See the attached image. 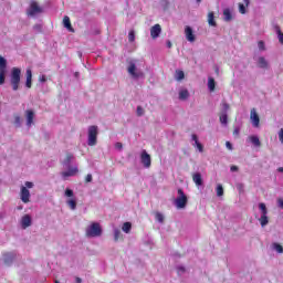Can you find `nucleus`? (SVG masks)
<instances>
[{"instance_id": "23", "label": "nucleus", "mask_w": 283, "mask_h": 283, "mask_svg": "<svg viewBox=\"0 0 283 283\" xmlns=\"http://www.w3.org/2000/svg\"><path fill=\"white\" fill-rule=\"evenodd\" d=\"M8 67V61H6V57L0 55V72H6Z\"/></svg>"}, {"instance_id": "22", "label": "nucleus", "mask_w": 283, "mask_h": 283, "mask_svg": "<svg viewBox=\"0 0 283 283\" xmlns=\"http://www.w3.org/2000/svg\"><path fill=\"white\" fill-rule=\"evenodd\" d=\"M233 20V15L231 14V10L230 9H224L223 10V21H232Z\"/></svg>"}, {"instance_id": "57", "label": "nucleus", "mask_w": 283, "mask_h": 283, "mask_svg": "<svg viewBox=\"0 0 283 283\" xmlns=\"http://www.w3.org/2000/svg\"><path fill=\"white\" fill-rule=\"evenodd\" d=\"M238 169H239L238 166H231L230 167V171H238Z\"/></svg>"}, {"instance_id": "7", "label": "nucleus", "mask_w": 283, "mask_h": 283, "mask_svg": "<svg viewBox=\"0 0 283 283\" xmlns=\"http://www.w3.org/2000/svg\"><path fill=\"white\" fill-rule=\"evenodd\" d=\"M250 120L253 127H260V115L258 114V111H255V108H252L250 111Z\"/></svg>"}, {"instance_id": "60", "label": "nucleus", "mask_w": 283, "mask_h": 283, "mask_svg": "<svg viewBox=\"0 0 283 283\" xmlns=\"http://www.w3.org/2000/svg\"><path fill=\"white\" fill-rule=\"evenodd\" d=\"M167 48H168V49H171V48H172L171 41H167Z\"/></svg>"}, {"instance_id": "31", "label": "nucleus", "mask_w": 283, "mask_h": 283, "mask_svg": "<svg viewBox=\"0 0 283 283\" xmlns=\"http://www.w3.org/2000/svg\"><path fill=\"white\" fill-rule=\"evenodd\" d=\"M259 209L261 210V216H268L269 210L266 209V205L265 203H259Z\"/></svg>"}, {"instance_id": "14", "label": "nucleus", "mask_w": 283, "mask_h": 283, "mask_svg": "<svg viewBox=\"0 0 283 283\" xmlns=\"http://www.w3.org/2000/svg\"><path fill=\"white\" fill-rule=\"evenodd\" d=\"M76 174H78V168L77 167L69 168V171H63L62 172V177L63 178H70L72 176H76Z\"/></svg>"}, {"instance_id": "46", "label": "nucleus", "mask_w": 283, "mask_h": 283, "mask_svg": "<svg viewBox=\"0 0 283 283\" xmlns=\"http://www.w3.org/2000/svg\"><path fill=\"white\" fill-rule=\"evenodd\" d=\"M258 48H259V50H262V51L266 50V48L264 45V41H259L258 42Z\"/></svg>"}, {"instance_id": "13", "label": "nucleus", "mask_w": 283, "mask_h": 283, "mask_svg": "<svg viewBox=\"0 0 283 283\" xmlns=\"http://www.w3.org/2000/svg\"><path fill=\"white\" fill-rule=\"evenodd\" d=\"M160 32H163V28H160V24H155L150 29V36L151 39H158L160 36Z\"/></svg>"}, {"instance_id": "17", "label": "nucleus", "mask_w": 283, "mask_h": 283, "mask_svg": "<svg viewBox=\"0 0 283 283\" xmlns=\"http://www.w3.org/2000/svg\"><path fill=\"white\" fill-rule=\"evenodd\" d=\"M63 24H64V28H66V30H69V32H74V28L72 27V22L70 21V17L65 15L63 18Z\"/></svg>"}, {"instance_id": "6", "label": "nucleus", "mask_w": 283, "mask_h": 283, "mask_svg": "<svg viewBox=\"0 0 283 283\" xmlns=\"http://www.w3.org/2000/svg\"><path fill=\"white\" fill-rule=\"evenodd\" d=\"M140 160H142V165H144L146 169H149V167H151V155L148 154L147 150L142 151Z\"/></svg>"}, {"instance_id": "40", "label": "nucleus", "mask_w": 283, "mask_h": 283, "mask_svg": "<svg viewBox=\"0 0 283 283\" xmlns=\"http://www.w3.org/2000/svg\"><path fill=\"white\" fill-rule=\"evenodd\" d=\"M64 195L66 198H73L74 197V190L66 188Z\"/></svg>"}, {"instance_id": "19", "label": "nucleus", "mask_w": 283, "mask_h": 283, "mask_svg": "<svg viewBox=\"0 0 283 283\" xmlns=\"http://www.w3.org/2000/svg\"><path fill=\"white\" fill-rule=\"evenodd\" d=\"M25 87H28V90H30L32 87V70H30V69L27 70Z\"/></svg>"}, {"instance_id": "50", "label": "nucleus", "mask_w": 283, "mask_h": 283, "mask_svg": "<svg viewBox=\"0 0 283 283\" xmlns=\"http://www.w3.org/2000/svg\"><path fill=\"white\" fill-rule=\"evenodd\" d=\"M85 182H92V174L86 175Z\"/></svg>"}, {"instance_id": "52", "label": "nucleus", "mask_w": 283, "mask_h": 283, "mask_svg": "<svg viewBox=\"0 0 283 283\" xmlns=\"http://www.w3.org/2000/svg\"><path fill=\"white\" fill-rule=\"evenodd\" d=\"M233 136H240V128H234Z\"/></svg>"}, {"instance_id": "3", "label": "nucleus", "mask_w": 283, "mask_h": 283, "mask_svg": "<svg viewBox=\"0 0 283 283\" xmlns=\"http://www.w3.org/2000/svg\"><path fill=\"white\" fill-rule=\"evenodd\" d=\"M21 84V69L13 67L11 71V86L13 92L19 90V85Z\"/></svg>"}, {"instance_id": "5", "label": "nucleus", "mask_w": 283, "mask_h": 283, "mask_svg": "<svg viewBox=\"0 0 283 283\" xmlns=\"http://www.w3.org/2000/svg\"><path fill=\"white\" fill-rule=\"evenodd\" d=\"M41 12H43V9L39 6V2H36V0H32L29 9L27 10L28 17H36V14H41Z\"/></svg>"}, {"instance_id": "53", "label": "nucleus", "mask_w": 283, "mask_h": 283, "mask_svg": "<svg viewBox=\"0 0 283 283\" xmlns=\"http://www.w3.org/2000/svg\"><path fill=\"white\" fill-rule=\"evenodd\" d=\"M115 147L116 149H123V143H116Z\"/></svg>"}, {"instance_id": "20", "label": "nucleus", "mask_w": 283, "mask_h": 283, "mask_svg": "<svg viewBox=\"0 0 283 283\" xmlns=\"http://www.w3.org/2000/svg\"><path fill=\"white\" fill-rule=\"evenodd\" d=\"M219 120L221 125H228L229 124V115L226 112H221L219 114Z\"/></svg>"}, {"instance_id": "35", "label": "nucleus", "mask_w": 283, "mask_h": 283, "mask_svg": "<svg viewBox=\"0 0 283 283\" xmlns=\"http://www.w3.org/2000/svg\"><path fill=\"white\" fill-rule=\"evenodd\" d=\"M272 247H273V249L276 250V253H283V247H282V244H280V243H273Z\"/></svg>"}, {"instance_id": "38", "label": "nucleus", "mask_w": 283, "mask_h": 283, "mask_svg": "<svg viewBox=\"0 0 283 283\" xmlns=\"http://www.w3.org/2000/svg\"><path fill=\"white\" fill-rule=\"evenodd\" d=\"M239 12L240 14H247V4L239 3Z\"/></svg>"}, {"instance_id": "34", "label": "nucleus", "mask_w": 283, "mask_h": 283, "mask_svg": "<svg viewBox=\"0 0 283 283\" xmlns=\"http://www.w3.org/2000/svg\"><path fill=\"white\" fill-rule=\"evenodd\" d=\"M217 196L220 198L222 196H224V188L222 187V185H218L217 186Z\"/></svg>"}, {"instance_id": "18", "label": "nucleus", "mask_w": 283, "mask_h": 283, "mask_svg": "<svg viewBox=\"0 0 283 283\" xmlns=\"http://www.w3.org/2000/svg\"><path fill=\"white\" fill-rule=\"evenodd\" d=\"M34 123V111H27V125L30 127Z\"/></svg>"}, {"instance_id": "37", "label": "nucleus", "mask_w": 283, "mask_h": 283, "mask_svg": "<svg viewBox=\"0 0 283 283\" xmlns=\"http://www.w3.org/2000/svg\"><path fill=\"white\" fill-rule=\"evenodd\" d=\"M67 206L70 207V209H72V211H74L76 209V200L74 199L69 200Z\"/></svg>"}, {"instance_id": "29", "label": "nucleus", "mask_w": 283, "mask_h": 283, "mask_svg": "<svg viewBox=\"0 0 283 283\" xmlns=\"http://www.w3.org/2000/svg\"><path fill=\"white\" fill-rule=\"evenodd\" d=\"M259 220L261 227H266V224H269V217L266 214H261V218Z\"/></svg>"}, {"instance_id": "61", "label": "nucleus", "mask_w": 283, "mask_h": 283, "mask_svg": "<svg viewBox=\"0 0 283 283\" xmlns=\"http://www.w3.org/2000/svg\"><path fill=\"white\" fill-rule=\"evenodd\" d=\"M243 2H244V6H247V8H249L250 0H243Z\"/></svg>"}, {"instance_id": "62", "label": "nucleus", "mask_w": 283, "mask_h": 283, "mask_svg": "<svg viewBox=\"0 0 283 283\" xmlns=\"http://www.w3.org/2000/svg\"><path fill=\"white\" fill-rule=\"evenodd\" d=\"M279 174H283V167L277 168Z\"/></svg>"}, {"instance_id": "2", "label": "nucleus", "mask_w": 283, "mask_h": 283, "mask_svg": "<svg viewBox=\"0 0 283 283\" xmlns=\"http://www.w3.org/2000/svg\"><path fill=\"white\" fill-rule=\"evenodd\" d=\"M87 136L88 147H95V145L98 143V126H88Z\"/></svg>"}, {"instance_id": "59", "label": "nucleus", "mask_w": 283, "mask_h": 283, "mask_svg": "<svg viewBox=\"0 0 283 283\" xmlns=\"http://www.w3.org/2000/svg\"><path fill=\"white\" fill-rule=\"evenodd\" d=\"M185 271H186L185 268H182V266L178 268V273H185Z\"/></svg>"}, {"instance_id": "39", "label": "nucleus", "mask_w": 283, "mask_h": 283, "mask_svg": "<svg viewBox=\"0 0 283 283\" xmlns=\"http://www.w3.org/2000/svg\"><path fill=\"white\" fill-rule=\"evenodd\" d=\"M276 34L279 38V42L283 45V33L282 30L280 28L276 29Z\"/></svg>"}, {"instance_id": "24", "label": "nucleus", "mask_w": 283, "mask_h": 283, "mask_svg": "<svg viewBox=\"0 0 283 283\" xmlns=\"http://www.w3.org/2000/svg\"><path fill=\"white\" fill-rule=\"evenodd\" d=\"M189 98V91L188 90H181L179 92V99L180 101H187Z\"/></svg>"}, {"instance_id": "42", "label": "nucleus", "mask_w": 283, "mask_h": 283, "mask_svg": "<svg viewBox=\"0 0 283 283\" xmlns=\"http://www.w3.org/2000/svg\"><path fill=\"white\" fill-rule=\"evenodd\" d=\"M6 83V71H0V85Z\"/></svg>"}, {"instance_id": "26", "label": "nucleus", "mask_w": 283, "mask_h": 283, "mask_svg": "<svg viewBox=\"0 0 283 283\" xmlns=\"http://www.w3.org/2000/svg\"><path fill=\"white\" fill-rule=\"evenodd\" d=\"M250 140L254 147H260L262 145L258 136H250Z\"/></svg>"}, {"instance_id": "49", "label": "nucleus", "mask_w": 283, "mask_h": 283, "mask_svg": "<svg viewBox=\"0 0 283 283\" xmlns=\"http://www.w3.org/2000/svg\"><path fill=\"white\" fill-rule=\"evenodd\" d=\"M24 185L27 189H32V187H34V184L32 181H27Z\"/></svg>"}, {"instance_id": "9", "label": "nucleus", "mask_w": 283, "mask_h": 283, "mask_svg": "<svg viewBox=\"0 0 283 283\" xmlns=\"http://www.w3.org/2000/svg\"><path fill=\"white\" fill-rule=\"evenodd\" d=\"M4 264L10 266L14 260H17V253L15 252H7L3 254Z\"/></svg>"}, {"instance_id": "47", "label": "nucleus", "mask_w": 283, "mask_h": 283, "mask_svg": "<svg viewBox=\"0 0 283 283\" xmlns=\"http://www.w3.org/2000/svg\"><path fill=\"white\" fill-rule=\"evenodd\" d=\"M196 145V147H197V149H199V151L202 154V151H205V146H202L201 144H200V142H197V144H195Z\"/></svg>"}, {"instance_id": "25", "label": "nucleus", "mask_w": 283, "mask_h": 283, "mask_svg": "<svg viewBox=\"0 0 283 283\" xmlns=\"http://www.w3.org/2000/svg\"><path fill=\"white\" fill-rule=\"evenodd\" d=\"M208 87H209L210 92L216 91V80L213 77L208 78Z\"/></svg>"}, {"instance_id": "15", "label": "nucleus", "mask_w": 283, "mask_h": 283, "mask_svg": "<svg viewBox=\"0 0 283 283\" xmlns=\"http://www.w3.org/2000/svg\"><path fill=\"white\" fill-rule=\"evenodd\" d=\"M192 180L197 187H202V175L200 172H195L192 175Z\"/></svg>"}, {"instance_id": "1", "label": "nucleus", "mask_w": 283, "mask_h": 283, "mask_svg": "<svg viewBox=\"0 0 283 283\" xmlns=\"http://www.w3.org/2000/svg\"><path fill=\"white\" fill-rule=\"evenodd\" d=\"M86 238H101L103 235V228H101V223L93 222L85 230Z\"/></svg>"}, {"instance_id": "28", "label": "nucleus", "mask_w": 283, "mask_h": 283, "mask_svg": "<svg viewBox=\"0 0 283 283\" xmlns=\"http://www.w3.org/2000/svg\"><path fill=\"white\" fill-rule=\"evenodd\" d=\"M118 240H123V233L119 229L114 230V241L118 242Z\"/></svg>"}, {"instance_id": "27", "label": "nucleus", "mask_w": 283, "mask_h": 283, "mask_svg": "<svg viewBox=\"0 0 283 283\" xmlns=\"http://www.w3.org/2000/svg\"><path fill=\"white\" fill-rule=\"evenodd\" d=\"M122 231H124V233H130L132 232V222H125L122 227Z\"/></svg>"}, {"instance_id": "41", "label": "nucleus", "mask_w": 283, "mask_h": 283, "mask_svg": "<svg viewBox=\"0 0 283 283\" xmlns=\"http://www.w3.org/2000/svg\"><path fill=\"white\" fill-rule=\"evenodd\" d=\"M14 125L15 127H21V116L14 115Z\"/></svg>"}, {"instance_id": "30", "label": "nucleus", "mask_w": 283, "mask_h": 283, "mask_svg": "<svg viewBox=\"0 0 283 283\" xmlns=\"http://www.w3.org/2000/svg\"><path fill=\"white\" fill-rule=\"evenodd\" d=\"M175 78H176V81H182L185 78V72L177 70Z\"/></svg>"}, {"instance_id": "44", "label": "nucleus", "mask_w": 283, "mask_h": 283, "mask_svg": "<svg viewBox=\"0 0 283 283\" xmlns=\"http://www.w3.org/2000/svg\"><path fill=\"white\" fill-rule=\"evenodd\" d=\"M237 189L239 193H242L244 191V184H237Z\"/></svg>"}, {"instance_id": "51", "label": "nucleus", "mask_w": 283, "mask_h": 283, "mask_svg": "<svg viewBox=\"0 0 283 283\" xmlns=\"http://www.w3.org/2000/svg\"><path fill=\"white\" fill-rule=\"evenodd\" d=\"M40 83H45L48 81V78L45 77V75H42L39 77Z\"/></svg>"}, {"instance_id": "58", "label": "nucleus", "mask_w": 283, "mask_h": 283, "mask_svg": "<svg viewBox=\"0 0 283 283\" xmlns=\"http://www.w3.org/2000/svg\"><path fill=\"white\" fill-rule=\"evenodd\" d=\"M75 283H83V279L82 277H75Z\"/></svg>"}, {"instance_id": "54", "label": "nucleus", "mask_w": 283, "mask_h": 283, "mask_svg": "<svg viewBox=\"0 0 283 283\" xmlns=\"http://www.w3.org/2000/svg\"><path fill=\"white\" fill-rule=\"evenodd\" d=\"M191 138H192V140L195 142V145H196L197 143H199V142H198V135L193 134Z\"/></svg>"}, {"instance_id": "12", "label": "nucleus", "mask_w": 283, "mask_h": 283, "mask_svg": "<svg viewBox=\"0 0 283 283\" xmlns=\"http://www.w3.org/2000/svg\"><path fill=\"white\" fill-rule=\"evenodd\" d=\"M20 224L22 229H28V227H32V217H30V214H24L21 218Z\"/></svg>"}, {"instance_id": "63", "label": "nucleus", "mask_w": 283, "mask_h": 283, "mask_svg": "<svg viewBox=\"0 0 283 283\" xmlns=\"http://www.w3.org/2000/svg\"><path fill=\"white\" fill-rule=\"evenodd\" d=\"M216 73H217V74H220V69L217 67V69H216Z\"/></svg>"}, {"instance_id": "32", "label": "nucleus", "mask_w": 283, "mask_h": 283, "mask_svg": "<svg viewBox=\"0 0 283 283\" xmlns=\"http://www.w3.org/2000/svg\"><path fill=\"white\" fill-rule=\"evenodd\" d=\"M73 159H74V155H72V153H67L64 159V165H70V163H72Z\"/></svg>"}, {"instance_id": "21", "label": "nucleus", "mask_w": 283, "mask_h": 283, "mask_svg": "<svg viewBox=\"0 0 283 283\" xmlns=\"http://www.w3.org/2000/svg\"><path fill=\"white\" fill-rule=\"evenodd\" d=\"M208 23L209 25H211L212 28H216V25H218V23L216 22V15L213 13V11H210L208 13Z\"/></svg>"}, {"instance_id": "56", "label": "nucleus", "mask_w": 283, "mask_h": 283, "mask_svg": "<svg viewBox=\"0 0 283 283\" xmlns=\"http://www.w3.org/2000/svg\"><path fill=\"white\" fill-rule=\"evenodd\" d=\"M226 147H228V149H233V146L231 145V142H227Z\"/></svg>"}, {"instance_id": "64", "label": "nucleus", "mask_w": 283, "mask_h": 283, "mask_svg": "<svg viewBox=\"0 0 283 283\" xmlns=\"http://www.w3.org/2000/svg\"><path fill=\"white\" fill-rule=\"evenodd\" d=\"M55 283H61V282H59V281H55Z\"/></svg>"}, {"instance_id": "4", "label": "nucleus", "mask_w": 283, "mask_h": 283, "mask_svg": "<svg viewBox=\"0 0 283 283\" xmlns=\"http://www.w3.org/2000/svg\"><path fill=\"white\" fill-rule=\"evenodd\" d=\"M178 197L175 200V205L177 209H185L187 207V202H189V199L187 198V195H185V191L182 188H179L177 190Z\"/></svg>"}, {"instance_id": "43", "label": "nucleus", "mask_w": 283, "mask_h": 283, "mask_svg": "<svg viewBox=\"0 0 283 283\" xmlns=\"http://www.w3.org/2000/svg\"><path fill=\"white\" fill-rule=\"evenodd\" d=\"M145 114V109L143 106H137V116H143Z\"/></svg>"}, {"instance_id": "8", "label": "nucleus", "mask_w": 283, "mask_h": 283, "mask_svg": "<svg viewBox=\"0 0 283 283\" xmlns=\"http://www.w3.org/2000/svg\"><path fill=\"white\" fill-rule=\"evenodd\" d=\"M20 198L24 205L30 202V190L25 186L21 187Z\"/></svg>"}, {"instance_id": "11", "label": "nucleus", "mask_w": 283, "mask_h": 283, "mask_svg": "<svg viewBox=\"0 0 283 283\" xmlns=\"http://www.w3.org/2000/svg\"><path fill=\"white\" fill-rule=\"evenodd\" d=\"M128 74L133 76V78H140V76H144L143 72H136V64L130 63L128 66Z\"/></svg>"}, {"instance_id": "10", "label": "nucleus", "mask_w": 283, "mask_h": 283, "mask_svg": "<svg viewBox=\"0 0 283 283\" xmlns=\"http://www.w3.org/2000/svg\"><path fill=\"white\" fill-rule=\"evenodd\" d=\"M185 34H186L187 41H189L190 43H193L196 41V35L193 34V29L191 27L186 25Z\"/></svg>"}, {"instance_id": "16", "label": "nucleus", "mask_w": 283, "mask_h": 283, "mask_svg": "<svg viewBox=\"0 0 283 283\" xmlns=\"http://www.w3.org/2000/svg\"><path fill=\"white\" fill-rule=\"evenodd\" d=\"M258 65L261 70H269V62L264 56H260L258 60Z\"/></svg>"}, {"instance_id": "33", "label": "nucleus", "mask_w": 283, "mask_h": 283, "mask_svg": "<svg viewBox=\"0 0 283 283\" xmlns=\"http://www.w3.org/2000/svg\"><path fill=\"white\" fill-rule=\"evenodd\" d=\"M128 41H129V43H134V41H136V32H134V30L129 31Z\"/></svg>"}, {"instance_id": "45", "label": "nucleus", "mask_w": 283, "mask_h": 283, "mask_svg": "<svg viewBox=\"0 0 283 283\" xmlns=\"http://www.w3.org/2000/svg\"><path fill=\"white\" fill-rule=\"evenodd\" d=\"M223 109L221 112H224L227 114V112H229V109L231 108V106L228 103H223L222 104Z\"/></svg>"}, {"instance_id": "48", "label": "nucleus", "mask_w": 283, "mask_h": 283, "mask_svg": "<svg viewBox=\"0 0 283 283\" xmlns=\"http://www.w3.org/2000/svg\"><path fill=\"white\" fill-rule=\"evenodd\" d=\"M279 140L283 145V128H281L280 132H279Z\"/></svg>"}, {"instance_id": "55", "label": "nucleus", "mask_w": 283, "mask_h": 283, "mask_svg": "<svg viewBox=\"0 0 283 283\" xmlns=\"http://www.w3.org/2000/svg\"><path fill=\"white\" fill-rule=\"evenodd\" d=\"M277 205H279V207H280L281 209H283V199H279V200H277Z\"/></svg>"}, {"instance_id": "36", "label": "nucleus", "mask_w": 283, "mask_h": 283, "mask_svg": "<svg viewBox=\"0 0 283 283\" xmlns=\"http://www.w3.org/2000/svg\"><path fill=\"white\" fill-rule=\"evenodd\" d=\"M155 218L157 222H160V223L165 222V216H163V213L160 212H156Z\"/></svg>"}]
</instances>
